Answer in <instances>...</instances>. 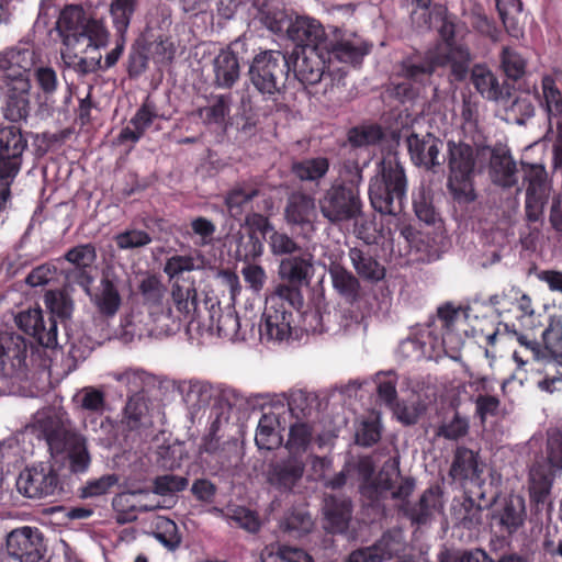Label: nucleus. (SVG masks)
I'll return each mask as SVG.
<instances>
[{
    "mask_svg": "<svg viewBox=\"0 0 562 562\" xmlns=\"http://www.w3.org/2000/svg\"><path fill=\"white\" fill-rule=\"evenodd\" d=\"M368 193L376 212L393 216L402 213L407 198V178L395 155L382 159L379 172L370 180Z\"/></svg>",
    "mask_w": 562,
    "mask_h": 562,
    "instance_id": "obj_2",
    "label": "nucleus"
},
{
    "mask_svg": "<svg viewBox=\"0 0 562 562\" xmlns=\"http://www.w3.org/2000/svg\"><path fill=\"white\" fill-rule=\"evenodd\" d=\"M442 353H447L446 338L439 336L431 325L416 328L398 346L401 357L415 361L438 359Z\"/></svg>",
    "mask_w": 562,
    "mask_h": 562,
    "instance_id": "obj_10",
    "label": "nucleus"
},
{
    "mask_svg": "<svg viewBox=\"0 0 562 562\" xmlns=\"http://www.w3.org/2000/svg\"><path fill=\"white\" fill-rule=\"evenodd\" d=\"M324 218L331 224L357 220L362 215L359 188L347 183H333L318 201Z\"/></svg>",
    "mask_w": 562,
    "mask_h": 562,
    "instance_id": "obj_6",
    "label": "nucleus"
},
{
    "mask_svg": "<svg viewBox=\"0 0 562 562\" xmlns=\"http://www.w3.org/2000/svg\"><path fill=\"white\" fill-rule=\"evenodd\" d=\"M279 274L288 282L283 284L284 286L301 291V286L307 285L313 274L312 255L290 256L282 259Z\"/></svg>",
    "mask_w": 562,
    "mask_h": 562,
    "instance_id": "obj_24",
    "label": "nucleus"
},
{
    "mask_svg": "<svg viewBox=\"0 0 562 562\" xmlns=\"http://www.w3.org/2000/svg\"><path fill=\"white\" fill-rule=\"evenodd\" d=\"M280 528L291 537L301 538L312 530L313 520L308 513L293 509L284 516Z\"/></svg>",
    "mask_w": 562,
    "mask_h": 562,
    "instance_id": "obj_50",
    "label": "nucleus"
},
{
    "mask_svg": "<svg viewBox=\"0 0 562 562\" xmlns=\"http://www.w3.org/2000/svg\"><path fill=\"white\" fill-rule=\"evenodd\" d=\"M7 550L20 562H38L44 554L43 536L27 526L14 529L7 537Z\"/></svg>",
    "mask_w": 562,
    "mask_h": 562,
    "instance_id": "obj_16",
    "label": "nucleus"
},
{
    "mask_svg": "<svg viewBox=\"0 0 562 562\" xmlns=\"http://www.w3.org/2000/svg\"><path fill=\"white\" fill-rule=\"evenodd\" d=\"M305 470L304 462L296 456L271 464L269 482L278 488L290 491L301 480Z\"/></svg>",
    "mask_w": 562,
    "mask_h": 562,
    "instance_id": "obj_31",
    "label": "nucleus"
},
{
    "mask_svg": "<svg viewBox=\"0 0 562 562\" xmlns=\"http://www.w3.org/2000/svg\"><path fill=\"white\" fill-rule=\"evenodd\" d=\"M483 469L480 468L479 452L464 446L456 448L453 459L449 469V475L453 481L464 483L479 480Z\"/></svg>",
    "mask_w": 562,
    "mask_h": 562,
    "instance_id": "obj_30",
    "label": "nucleus"
},
{
    "mask_svg": "<svg viewBox=\"0 0 562 562\" xmlns=\"http://www.w3.org/2000/svg\"><path fill=\"white\" fill-rule=\"evenodd\" d=\"M60 57L65 67L74 69L79 75H88L101 67V57L92 59L78 58L76 50L67 48L60 49Z\"/></svg>",
    "mask_w": 562,
    "mask_h": 562,
    "instance_id": "obj_60",
    "label": "nucleus"
},
{
    "mask_svg": "<svg viewBox=\"0 0 562 562\" xmlns=\"http://www.w3.org/2000/svg\"><path fill=\"white\" fill-rule=\"evenodd\" d=\"M325 528L330 533H344L349 527L352 515L350 499L330 495L324 501Z\"/></svg>",
    "mask_w": 562,
    "mask_h": 562,
    "instance_id": "obj_26",
    "label": "nucleus"
},
{
    "mask_svg": "<svg viewBox=\"0 0 562 562\" xmlns=\"http://www.w3.org/2000/svg\"><path fill=\"white\" fill-rule=\"evenodd\" d=\"M459 318L458 310L450 303H446L445 305L438 307L437 317L431 322L427 323L425 326H430L431 328L439 335L445 336L446 346L449 340L453 338V329L456 322Z\"/></svg>",
    "mask_w": 562,
    "mask_h": 562,
    "instance_id": "obj_48",
    "label": "nucleus"
},
{
    "mask_svg": "<svg viewBox=\"0 0 562 562\" xmlns=\"http://www.w3.org/2000/svg\"><path fill=\"white\" fill-rule=\"evenodd\" d=\"M303 306V295L296 289L278 285L266 299L259 327L261 339L282 341L292 331L293 311Z\"/></svg>",
    "mask_w": 562,
    "mask_h": 562,
    "instance_id": "obj_3",
    "label": "nucleus"
},
{
    "mask_svg": "<svg viewBox=\"0 0 562 562\" xmlns=\"http://www.w3.org/2000/svg\"><path fill=\"white\" fill-rule=\"evenodd\" d=\"M45 304L50 312L49 316L67 319L74 310L72 300L63 291H48L45 294Z\"/></svg>",
    "mask_w": 562,
    "mask_h": 562,
    "instance_id": "obj_58",
    "label": "nucleus"
},
{
    "mask_svg": "<svg viewBox=\"0 0 562 562\" xmlns=\"http://www.w3.org/2000/svg\"><path fill=\"white\" fill-rule=\"evenodd\" d=\"M328 34V27L319 20L306 15L295 14L292 24L289 25V40L296 46L295 49H324V43Z\"/></svg>",
    "mask_w": 562,
    "mask_h": 562,
    "instance_id": "obj_15",
    "label": "nucleus"
},
{
    "mask_svg": "<svg viewBox=\"0 0 562 562\" xmlns=\"http://www.w3.org/2000/svg\"><path fill=\"white\" fill-rule=\"evenodd\" d=\"M247 43L237 38L223 48L212 61L213 79L216 88L231 89L240 78V63L247 59Z\"/></svg>",
    "mask_w": 562,
    "mask_h": 562,
    "instance_id": "obj_8",
    "label": "nucleus"
},
{
    "mask_svg": "<svg viewBox=\"0 0 562 562\" xmlns=\"http://www.w3.org/2000/svg\"><path fill=\"white\" fill-rule=\"evenodd\" d=\"M26 340L15 333H0V366L4 374H13L25 367Z\"/></svg>",
    "mask_w": 562,
    "mask_h": 562,
    "instance_id": "obj_21",
    "label": "nucleus"
},
{
    "mask_svg": "<svg viewBox=\"0 0 562 562\" xmlns=\"http://www.w3.org/2000/svg\"><path fill=\"white\" fill-rule=\"evenodd\" d=\"M438 504V491L434 487H429L423 492L417 503L412 504L406 502L402 505L401 509L413 525L423 526L428 522Z\"/></svg>",
    "mask_w": 562,
    "mask_h": 562,
    "instance_id": "obj_33",
    "label": "nucleus"
},
{
    "mask_svg": "<svg viewBox=\"0 0 562 562\" xmlns=\"http://www.w3.org/2000/svg\"><path fill=\"white\" fill-rule=\"evenodd\" d=\"M371 50L358 34L338 26H328L324 43V53L329 63L333 60L358 66Z\"/></svg>",
    "mask_w": 562,
    "mask_h": 562,
    "instance_id": "obj_7",
    "label": "nucleus"
},
{
    "mask_svg": "<svg viewBox=\"0 0 562 562\" xmlns=\"http://www.w3.org/2000/svg\"><path fill=\"white\" fill-rule=\"evenodd\" d=\"M245 224L247 233L237 243L236 256L244 262H252L263 254V240L272 231V224L260 213L248 214Z\"/></svg>",
    "mask_w": 562,
    "mask_h": 562,
    "instance_id": "obj_13",
    "label": "nucleus"
},
{
    "mask_svg": "<svg viewBox=\"0 0 562 562\" xmlns=\"http://www.w3.org/2000/svg\"><path fill=\"white\" fill-rule=\"evenodd\" d=\"M413 207L417 218L428 225L435 224L438 213L432 204V199L424 188L413 192Z\"/></svg>",
    "mask_w": 562,
    "mask_h": 562,
    "instance_id": "obj_56",
    "label": "nucleus"
},
{
    "mask_svg": "<svg viewBox=\"0 0 562 562\" xmlns=\"http://www.w3.org/2000/svg\"><path fill=\"white\" fill-rule=\"evenodd\" d=\"M441 146L442 142L430 133H427L423 137L412 133L407 137L408 153L413 162L428 170L441 165L439 159Z\"/></svg>",
    "mask_w": 562,
    "mask_h": 562,
    "instance_id": "obj_22",
    "label": "nucleus"
},
{
    "mask_svg": "<svg viewBox=\"0 0 562 562\" xmlns=\"http://www.w3.org/2000/svg\"><path fill=\"white\" fill-rule=\"evenodd\" d=\"M178 324L184 326V334L190 340L202 333L201 308L193 284L187 288L178 284Z\"/></svg>",
    "mask_w": 562,
    "mask_h": 562,
    "instance_id": "obj_18",
    "label": "nucleus"
},
{
    "mask_svg": "<svg viewBox=\"0 0 562 562\" xmlns=\"http://www.w3.org/2000/svg\"><path fill=\"white\" fill-rule=\"evenodd\" d=\"M291 72V57L278 49L261 50L249 65L248 75L255 89L272 98L284 91Z\"/></svg>",
    "mask_w": 562,
    "mask_h": 562,
    "instance_id": "obj_5",
    "label": "nucleus"
},
{
    "mask_svg": "<svg viewBox=\"0 0 562 562\" xmlns=\"http://www.w3.org/2000/svg\"><path fill=\"white\" fill-rule=\"evenodd\" d=\"M137 0H112L110 12L117 32L123 35L131 22Z\"/></svg>",
    "mask_w": 562,
    "mask_h": 562,
    "instance_id": "obj_57",
    "label": "nucleus"
},
{
    "mask_svg": "<svg viewBox=\"0 0 562 562\" xmlns=\"http://www.w3.org/2000/svg\"><path fill=\"white\" fill-rule=\"evenodd\" d=\"M471 83L486 100L498 101L509 97V87L499 83L496 75L486 65H474L471 69Z\"/></svg>",
    "mask_w": 562,
    "mask_h": 562,
    "instance_id": "obj_28",
    "label": "nucleus"
},
{
    "mask_svg": "<svg viewBox=\"0 0 562 562\" xmlns=\"http://www.w3.org/2000/svg\"><path fill=\"white\" fill-rule=\"evenodd\" d=\"M284 217L290 225L300 226L302 231L314 232L317 218L315 199L304 192H293L286 202Z\"/></svg>",
    "mask_w": 562,
    "mask_h": 562,
    "instance_id": "obj_19",
    "label": "nucleus"
},
{
    "mask_svg": "<svg viewBox=\"0 0 562 562\" xmlns=\"http://www.w3.org/2000/svg\"><path fill=\"white\" fill-rule=\"evenodd\" d=\"M559 472L553 471L546 462L536 461L529 470L530 501L537 507L543 506L548 501L554 480Z\"/></svg>",
    "mask_w": 562,
    "mask_h": 562,
    "instance_id": "obj_25",
    "label": "nucleus"
},
{
    "mask_svg": "<svg viewBox=\"0 0 562 562\" xmlns=\"http://www.w3.org/2000/svg\"><path fill=\"white\" fill-rule=\"evenodd\" d=\"M64 258L71 267L93 268L97 260V250L92 244H82L70 248Z\"/></svg>",
    "mask_w": 562,
    "mask_h": 562,
    "instance_id": "obj_63",
    "label": "nucleus"
},
{
    "mask_svg": "<svg viewBox=\"0 0 562 562\" xmlns=\"http://www.w3.org/2000/svg\"><path fill=\"white\" fill-rule=\"evenodd\" d=\"M288 56L291 57V71L294 78L304 86L321 82L329 64L324 49H294Z\"/></svg>",
    "mask_w": 562,
    "mask_h": 562,
    "instance_id": "obj_14",
    "label": "nucleus"
},
{
    "mask_svg": "<svg viewBox=\"0 0 562 562\" xmlns=\"http://www.w3.org/2000/svg\"><path fill=\"white\" fill-rule=\"evenodd\" d=\"M190 227L191 231L188 234L193 238L196 246H206L213 241L216 226L212 221L199 216L192 220Z\"/></svg>",
    "mask_w": 562,
    "mask_h": 562,
    "instance_id": "obj_64",
    "label": "nucleus"
},
{
    "mask_svg": "<svg viewBox=\"0 0 562 562\" xmlns=\"http://www.w3.org/2000/svg\"><path fill=\"white\" fill-rule=\"evenodd\" d=\"M38 423L50 449L61 450L64 442H67V437L75 435L66 430L61 419L56 414L47 415L44 419L38 420Z\"/></svg>",
    "mask_w": 562,
    "mask_h": 562,
    "instance_id": "obj_49",
    "label": "nucleus"
},
{
    "mask_svg": "<svg viewBox=\"0 0 562 562\" xmlns=\"http://www.w3.org/2000/svg\"><path fill=\"white\" fill-rule=\"evenodd\" d=\"M349 258L352 266L360 278L372 283H376L384 279L385 268L368 251L360 248H351Z\"/></svg>",
    "mask_w": 562,
    "mask_h": 562,
    "instance_id": "obj_39",
    "label": "nucleus"
},
{
    "mask_svg": "<svg viewBox=\"0 0 562 562\" xmlns=\"http://www.w3.org/2000/svg\"><path fill=\"white\" fill-rule=\"evenodd\" d=\"M525 499L520 496H510L492 512V525L498 531L513 536L525 524L526 520Z\"/></svg>",
    "mask_w": 562,
    "mask_h": 562,
    "instance_id": "obj_20",
    "label": "nucleus"
},
{
    "mask_svg": "<svg viewBox=\"0 0 562 562\" xmlns=\"http://www.w3.org/2000/svg\"><path fill=\"white\" fill-rule=\"evenodd\" d=\"M178 393L187 408V418L194 425L204 416L212 402L218 403L221 389L206 381L184 380L178 382Z\"/></svg>",
    "mask_w": 562,
    "mask_h": 562,
    "instance_id": "obj_12",
    "label": "nucleus"
},
{
    "mask_svg": "<svg viewBox=\"0 0 562 562\" xmlns=\"http://www.w3.org/2000/svg\"><path fill=\"white\" fill-rule=\"evenodd\" d=\"M546 462L553 471L562 474V430H554L548 435L546 446Z\"/></svg>",
    "mask_w": 562,
    "mask_h": 562,
    "instance_id": "obj_61",
    "label": "nucleus"
},
{
    "mask_svg": "<svg viewBox=\"0 0 562 562\" xmlns=\"http://www.w3.org/2000/svg\"><path fill=\"white\" fill-rule=\"evenodd\" d=\"M314 438V427L307 422H295L290 426L285 448L292 456L307 451Z\"/></svg>",
    "mask_w": 562,
    "mask_h": 562,
    "instance_id": "obj_45",
    "label": "nucleus"
},
{
    "mask_svg": "<svg viewBox=\"0 0 562 562\" xmlns=\"http://www.w3.org/2000/svg\"><path fill=\"white\" fill-rule=\"evenodd\" d=\"M259 188L252 182H243L235 186L226 195L225 204L232 215H240L244 206L258 196Z\"/></svg>",
    "mask_w": 562,
    "mask_h": 562,
    "instance_id": "obj_46",
    "label": "nucleus"
},
{
    "mask_svg": "<svg viewBox=\"0 0 562 562\" xmlns=\"http://www.w3.org/2000/svg\"><path fill=\"white\" fill-rule=\"evenodd\" d=\"M64 48L86 52L106 46L109 32L103 22L93 18L79 4L66 5L56 21Z\"/></svg>",
    "mask_w": 562,
    "mask_h": 562,
    "instance_id": "obj_1",
    "label": "nucleus"
},
{
    "mask_svg": "<svg viewBox=\"0 0 562 562\" xmlns=\"http://www.w3.org/2000/svg\"><path fill=\"white\" fill-rule=\"evenodd\" d=\"M35 63V53L27 46H15L0 53V80L2 83L30 81L29 71Z\"/></svg>",
    "mask_w": 562,
    "mask_h": 562,
    "instance_id": "obj_17",
    "label": "nucleus"
},
{
    "mask_svg": "<svg viewBox=\"0 0 562 562\" xmlns=\"http://www.w3.org/2000/svg\"><path fill=\"white\" fill-rule=\"evenodd\" d=\"M262 562H313L312 557L303 549L288 546L267 547L261 552Z\"/></svg>",
    "mask_w": 562,
    "mask_h": 562,
    "instance_id": "obj_47",
    "label": "nucleus"
},
{
    "mask_svg": "<svg viewBox=\"0 0 562 562\" xmlns=\"http://www.w3.org/2000/svg\"><path fill=\"white\" fill-rule=\"evenodd\" d=\"M398 551L400 543L387 531L372 546L352 551L349 554L348 562H383L392 559Z\"/></svg>",
    "mask_w": 562,
    "mask_h": 562,
    "instance_id": "obj_32",
    "label": "nucleus"
},
{
    "mask_svg": "<svg viewBox=\"0 0 562 562\" xmlns=\"http://www.w3.org/2000/svg\"><path fill=\"white\" fill-rule=\"evenodd\" d=\"M121 297L119 292L109 279L101 281V293L95 296V304L99 311L108 316H112L120 307Z\"/></svg>",
    "mask_w": 562,
    "mask_h": 562,
    "instance_id": "obj_54",
    "label": "nucleus"
},
{
    "mask_svg": "<svg viewBox=\"0 0 562 562\" xmlns=\"http://www.w3.org/2000/svg\"><path fill=\"white\" fill-rule=\"evenodd\" d=\"M68 451L69 468L74 473L85 472L90 464V456L87 450L86 439L80 435H70L64 442L61 450Z\"/></svg>",
    "mask_w": 562,
    "mask_h": 562,
    "instance_id": "obj_43",
    "label": "nucleus"
},
{
    "mask_svg": "<svg viewBox=\"0 0 562 562\" xmlns=\"http://www.w3.org/2000/svg\"><path fill=\"white\" fill-rule=\"evenodd\" d=\"M501 66L507 78L519 80L526 74L525 58L510 47H504L501 54Z\"/></svg>",
    "mask_w": 562,
    "mask_h": 562,
    "instance_id": "obj_55",
    "label": "nucleus"
},
{
    "mask_svg": "<svg viewBox=\"0 0 562 562\" xmlns=\"http://www.w3.org/2000/svg\"><path fill=\"white\" fill-rule=\"evenodd\" d=\"M440 63L442 61L437 55L409 57L402 61L401 75L412 82L426 85Z\"/></svg>",
    "mask_w": 562,
    "mask_h": 562,
    "instance_id": "obj_35",
    "label": "nucleus"
},
{
    "mask_svg": "<svg viewBox=\"0 0 562 562\" xmlns=\"http://www.w3.org/2000/svg\"><path fill=\"white\" fill-rule=\"evenodd\" d=\"M18 491L29 498L42 499L57 495L61 487L50 464H38L23 470L16 480Z\"/></svg>",
    "mask_w": 562,
    "mask_h": 562,
    "instance_id": "obj_11",
    "label": "nucleus"
},
{
    "mask_svg": "<svg viewBox=\"0 0 562 562\" xmlns=\"http://www.w3.org/2000/svg\"><path fill=\"white\" fill-rule=\"evenodd\" d=\"M330 162L327 157L317 156L303 158L292 162L291 171L303 182L319 184L329 171Z\"/></svg>",
    "mask_w": 562,
    "mask_h": 562,
    "instance_id": "obj_37",
    "label": "nucleus"
},
{
    "mask_svg": "<svg viewBox=\"0 0 562 562\" xmlns=\"http://www.w3.org/2000/svg\"><path fill=\"white\" fill-rule=\"evenodd\" d=\"M280 422L274 413H265L259 419L255 441L259 449L273 450L282 445V436L278 431Z\"/></svg>",
    "mask_w": 562,
    "mask_h": 562,
    "instance_id": "obj_41",
    "label": "nucleus"
},
{
    "mask_svg": "<svg viewBox=\"0 0 562 562\" xmlns=\"http://www.w3.org/2000/svg\"><path fill=\"white\" fill-rule=\"evenodd\" d=\"M536 98L549 121L562 117V91L552 76L544 75L541 78V92L537 91Z\"/></svg>",
    "mask_w": 562,
    "mask_h": 562,
    "instance_id": "obj_38",
    "label": "nucleus"
},
{
    "mask_svg": "<svg viewBox=\"0 0 562 562\" xmlns=\"http://www.w3.org/2000/svg\"><path fill=\"white\" fill-rule=\"evenodd\" d=\"M517 165L506 148H494L490 158V176L492 181L503 188H513L518 182Z\"/></svg>",
    "mask_w": 562,
    "mask_h": 562,
    "instance_id": "obj_27",
    "label": "nucleus"
},
{
    "mask_svg": "<svg viewBox=\"0 0 562 562\" xmlns=\"http://www.w3.org/2000/svg\"><path fill=\"white\" fill-rule=\"evenodd\" d=\"M36 82L45 97V104L50 111L61 113L65 112L71 100L69 89H64L60 100H56L54 94L58 88V78L56 71L52 67H38L35 70Z\"/></svg>",
    "mask_w": 562,
    "mask_h": 562,
    "instance_id": "obj_29",
    "label": "nucleus"
},
{
    "mask_svg": "<svg viewBox=\"0 0 562 562\" xmlns=\"http://www.w3.org/2000/svg\"><path fill=\"white\" fill-rule=\"evenodd\" d=\"M437 58L442 61L438 64V67L450 66L451 75L456 80L462 81L467 78L471 61V54L467 47L461 45L459 47H450L446 54H437Z\"/></svg>",
    "mask_w": 562,
    "mask_h": 562,
    "instance_id": "obj_42",
    "label": "nucleus"
},
{
    "mask_svg": "<svg viewBox=\"0 0 562 562\" xmlns=\"http://www.w3.org/2000/svg\"><path fill=\"white\" fill-rule=\"evenodd\" d=\"M5 94L4 116L11 122L26 120L30 113V81L3 83Z\"/></svg>",
    "mask_w": 562,
    "mask_h": 562,
    "instance_id": "obj_23",
    "label": "nucleus"
},
{
    "mask_svg": "<svg viewBox=\"0 0 562 562\" xmlns=\"http://www.w3.org/2000/svg\"><path fill=\"white\" fill-rule=\"evenodd\" d=\"M454 515L459 526L473 530L482 524L483 508L481 505L475 504L473 498L465 497Z\"/></svg>",
    "mask_w": 562,
    "mask_h": 562,
    "instance_id": "obj_53",
    "label": "nucleus"
},
{
    "mask_svg": "<svg viewBox=\"0 0 562 562\" xmlns=\"http://www.w3.org/2000/svg\"><path fill=\"white\" fill-rule=\"evenodd\" d=\"M447 188L458 204H470L476 200L474 177L476 150L473 146L453 140L448 142Z\"/></svg>",
    "mask_w": 562,
    "mask_h": 562,
    "instance_id": "obj_4",
    "label": "nucleus"
},
{
    "mask_svg": "<svg viewBox=\"0 0 562 562\" xmlns=\"http://www.w3.org/2000/svg\"><path fill=\"white\" fill-rule=\"evenodd\" d=\"M115 379L126 389L128 396H143L147 387L153 385V378L143 370H126L115 374Z\"/></svg>",
    "mask_w": 562,
    "mask_h": 562,
    "instance_id": "obj_51",
    "label": "nucleus"
},
{
    "mask_svg": "<svg viewBox=\"0 0 562 562\" xmlns=\"http://www.w3.org/2000/svg\"><path fill=\"white\" fill-rule=\"evenodd\" d=\"M469 428V419L456 412L451 420H445L438 426L436 436L447 440H459L468 435Z\"/></svg>",
    "mask_w": 562,
    "mask_h": 562,
    "instance_id": "obj_59",
    "label": "nucleus"
},
{
    "mask_svg": "<svg viewBox=\"0 0 562 562\" xmlns=\"http://www.w3.org/2000/svg\"><path fill=\"white\" fill-rule=\"evenodd\" d=\"M384 137L383 130L378 124L353 126L348 131V142L353 147L375 145Z\"/></svg>",
    "mask_w": 562,
    "mask_h": 562,
    "instance_id": "obj_52",
    "label": "nucleus"
},
{
    "mask_svg": "<svg viewBox=\"0 0 562 562\" xmlns=\"http://www.w3.org/2000/svg\"><path fill=\"white\" fill-rule=\"evenodd\" d=\"M228 422V414L224 412L223 407L213 404L209 414V428L203 437V450L207 453H215L220 449L218 431L221 427Z\"/></svg>",
    "mask_w": 562,
    "mask_h": 562,
    "instance_id": "obj_44",
    "label": "nucleus"
},
{
    "mask_svg": "<svg viewBox=\"0 0 562 562\" xmlns=\"http://www.w3.org/2000/svg\"><path fill=\"white\" fill-rule=\"evenodd\" d=\"M231 94H221L209 100L207 105L199 110L203 123L210 128L225 131L231 113Z\"/></svg>",
    "mask_w": 562,
    "mask_h": 562,
    "instance_id": "obj_34",
    "label": "nucleus"
},
{
    "mask_svg": "<svg viewBox=\"0 0 562 562\" xmlns=\"http://www.w3.org/2000/svg\"><path fill=\"white\" fill-rule=\"evenodd\" d=\"M330 277L334 289L347 303L355 305L361 300L360 282L350 271L337 266L330 269Z\"/></svg>",
    "mask_w": 562,
    "mask_h": 562,
    "instance_id": "obj_40",
    "label": "nucleus"
},
{
    "mask_svg": "<svg viewBox=\"0 0 562 562\" xmlns=\"http://www.w3.org/2000/svg\"><path fill=\"white\" fill-rule=\"evenodd\" d=\"M27 140L21 128L9 125L0 128V181L12 183L20 172Z\"/></svg>",
    "mask_w": 562,
    "mask_h": 562,
    "instance_id": "obj_9",
    "label": "nucleus"
},
{
    "mask_svg": "<svg viewBox=\"0 0 562 562\" xmlns=\"http://www.w3.org/2000/svg\"><path fill=\"white\" fill-rule=\"evenodd\" d=\"M375 382H376V394H378L379 400L381 402H383L386 406L393 407L397 400L396 375L391 372H389V373L380 372L376 374Z\"/></svg>",
    "mask_w": 562,
    "mask_h": 562,
    "instance_id": "obj_62",
    "label": "nucleus"
},
{
    "mask_svg": "<svg viewBox=\"0 0 562 562\" xmlns=\"http://www.w3.org/2000/svg\"><path fill=\"white\" fill-rule=\"evenodd\" d=\"M151 424L148 415V405L144 396H128L123 409L121 426L124 431H140Z\"/></svg>",
    "mask_w": 562,
    "mask_h": 562,
    "instance_id": "obj_36",
    "label": "nucleus"
}]
</instances>
